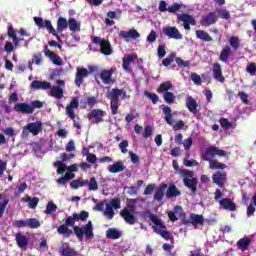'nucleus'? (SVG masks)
I'll return each mask as SVG.
<instances>
[{
	"label": "nucleus",
	"instance_id": "20",
	"mask_svg": "<svg viewBox=\"0 0 256 256\" xmlns=\"http://www.w3.org/2000/svg\"><path fill=\"white\" fill-rule=\"evenodd\" d=\"M14 111H16V113H22L23 115L33 114V108L29 103H17L14 106Z\"/></svg>",
	"mask_w": 256,
	"mask_h": 256
},
{
	"label": "nucleus",
	"instance_id": "48",
	"mask_svg": "<svg viewBox=\"0 0 256 256\" xmlns=\"http://www.w3.org/2000/svg\"><path fill=\"white\" fill-rule=\"evenodd\" d=\"M54 167L57 168L58 175H63V173H65V171H67V165H65V163H63V161L54 162Z\"/></svg>",
	"mask_w": 256,
	"mask_h": 256
},
{
	"label": "nucleus",
	"instance_id": "27",
	"mask_svg": "<svg viewBox=\"0 0 256 256\" xmlns=\"http://www.w3.org/2000/svg\"><path fill=\"white\" fill-rule=\"evenodd\" d=\"M137 59V54H130L127 58H123L122 67L127 73H131V63Z\"/></svg>",
	"mask_w": 256,
	"mask_h": 256
},
{
	"label": "nucleus",
	"instance_id": "61",
	"mask_svg": "<svg viewBox=\"0 0 256 256\" xmlns=\"http://www.w3.org/2000/svg\"><path fill=\"white\" fill-rule=\"evenodd\" d=\"M12 226L13 227H16L17 229H23V227H27V220H15L13 223H12Z\"/></svg>",
	"mask_w": 256,
	"mask_h": 256
},
{
	"label": "nucleus",
	"instance_id": "32",
	"mask_svg": "<svg viewBox=\"0 0 256 256\" xmlns=\"http://www.w3.org/2000/svg\"><path fill=\"white\" fill-rule=\"evenodd\" d=\"M196 37L205 43H211V41H213V37H211L209 33L204 30H196Z\"/></svg>",
	"mask_w": 256,
	"mask_h": 256
},
{
	"label": "nucleus",
	"instance_id": "42",
	"mask_svg": "<svg viewBox=\"0 0 256 256\" xmlns=\"http://www.w3.org/2000/svg\"><path fill=\"white\" fill-rule=\"evenodd\" d=\"M68 27L74 33L77 31H81V24L77 23V20L75 18L68 19Z\"/></svg>",
	"mask_w": 256,
	"mask_h": 256
},
{
	"label": "nucleus",
	"instance_id": "6",
	"mask_svg": "<svg viewBox=\"0 0 256 256\" xmlns=\"http://www.w3.org/2000/svg\"><path fill=\"white\" fill-rule=\"evenodd\" d=\"M34 23L39 29H47V31L51 33V35H53L54 37H59V34H57V30H55L50 20L43 21V18L41 17H34Z\"/></svg>",
	"mask_w": 256,
	"mask_h": 256
},
{
	"label": "nucleus",
	"instance_id": "63",
	"mask_svg": "<svg viewBox=\"0 0 256 256\" xmlns=\"http://www.w3.org/2000/svg\"><path fill=\"white\" fill-rule=\"evenodd\" d=\"M67 181H71V173L65 174V176L60 177L57 180V184L58 185H65V183H67Z\"/></svg>",
	"mask_w": 256,
	"mask_h": 256
},
{
	"label": "nucleus",
	"instance_id": "11",
	"mask_svg": "<svg viewBox=\"0 0 256 256\" xmlns=\"http://www.w3.org/2000/svg\"><path fill=\"white\" fill-rule=\"evenodd\" d=\"M104 117H105V111H103L101 109H93L87 115V118L89 119V121H92L93 123H96L97 125H99V123H103Z\"/></svg>",
	"mask_w": 256,
	"mask_h": 256
},
{
	"label": "nucleus",
	"instance_id": "37",
	"mask_svg": "<svg viewBox=\"0 0 256 256\" xmlns=\"http://www.w3.org/2000/svg\"><path fill=\"white\" fill-rule=\"evenodd\" d=\"M173 89V83L171 81H166L164 83H161L160 86L157 88V93H169Z\"/></svg>",
	"mask_w": 256,
	"mask_h": 256
},
{
	"label": "nucleus",
	"instance_id": "10",
	"mask_svg": "<svg viewBox=\"0 0 256 256\" xmlns=\"http://www.w3.org/2000/svg\"><path fill=\"white\" fill-rule=\"evenodd\" d=\"M205 223V218L203 215L191 213L189 219L183 218L182 224L183 225H203Z\"/></svg>",
	"mask_w": 256,
	"mask_h": 256
},
{
	"label": "nucleus",
	"instance_id": "55",
	"mask_svg": "<svg viewBox=\"0 0 256 256\" xmlns=\"http://www.w3.org/2000/svg\"><path fill=\"white\" fill-rule=\"evenodd\" d=\"M180 9H183V4H179L177 2H174L172 5L168 6L169 13H177V11H180Z\"/></svg>",
	"mask_w": 256,
	"mask_h": 256
},
{
	"label": "nucleus",
	"instance_id": "23",
	"mask_svg": "<svg viewBox=\"0 0 256 256\" xmlns=\"http://www.w3.org/2000/svg\"><path fill=\"white\" fill-rule=\"evenodd\" d=\"M219 205L220 207H222V209H225L226 211H235L237 209V205L230 198H224L220 200Z\"/></svg>",
	"mask_w": 256,
	"mask_h": 256
},
{
	"label": "nucleus",
	"instance_id": "33",
	"mask_svg": "<svg viewBox=\"0 0 256 256\" xmlns=\"http://www.w3.org/2000/svg\"><path fill=\"white\" fill-rule=\"evenodd\" d=\"M165 189H167V184H161L154 193L155 201H163L165 197Z\"/></svg>",
	"mask_w": 256,
	"mask_h": 256
},
{
	"label": "nucleus",
	"instance_id": "56",
	"mask_svg": "<svg viewBox=\"0 0 256 256\" xmlns=\"http://www.w3.org/2000/svg\"><path fill=\"white\" fill-rule=\"evenodd\" d=\"M175 62L177 63L178 67L185 68L191 66V61H185L181 57H176Z\"/></svg>",
	"mask_w": 256,
	"mask_h": 256
},
{
	"label": "nucleus",
	"instance_id": "53",
	"mask_svg": "<svg viewBox=\"0 0 256 256\" xmlns=\"http://www.w3.org/2000/svg\"><path fill=\"white\" fill-rule=\"evenodd\" d=\"M104 215L107 217V219L111 220L113 217H115V211L111 207V205L107 204L104 210Z\"/></svg>",
	"mask_w": 256,
	"mask_h": 256
},
{
	"label": "nucleus",
	"instance_id": "15",
	"mask_svg": "<svg viewBox=\"0 0 256 256\" xmlns=\"http://www.w3.org/2000/svg\"><path fill=\"white\" fill-rule=\"evenodd\" d=\"M183 184L191 191L192 195H197V185H199V180L197 178H183Z\"/></svg>",
	"mask_w": 256,
	"mask_h": 256
},
{
	"label": "nucleus",
	"instance_id": "40",
	"mask_svg": "<svg viewBox=\"0 0 256 256\" xmlns=\"http://www.w3.org/2000/svg\"><path fill=\"white\" fill-rule=\"evenodd\" d=\"M61 256H79L77 250L71 248L70 246H65L60 250Z\"/></svg>",
	"mask_w": 256,
	"mask_h": 256
},
{
	"label": "nucleus",
	"instance_id": "54",
	"mask_svg": "<svg viewBox=\"0 0 256 256\" xmlns=\"http://www.w3.org/2000/svg\"><path fill=\"white\" fill-rule=\"evenodd\" d=\"M9 205V198L3 197V201L0 202V219L3 217L5 213V209H7V206Z\"/></svg>",
	"mask_w": 256,
	"mask_h": 256
},
{
	"label": "nucleus",
	"instance_id": "3",
	"mask_svg": "<svg viewBox=\"0 0 256 256\" xmlns=\"http://www.w3.org/2000/svg\"><path fill=\"white\" fill-rule=\"evenodd\" d=\"M121 95L122 99H125V97H127V92L119 88H113L108 94V99H110V109L112 115H117V113H119V106L121 105L119 103V97H121Z\"/></svg>",
	"mask_w": 256,
	"mask_h": 256
},
{
	"label": "nucleus",
	"instance_id": "21",
	"mask_svg": "<svg viewBox=\"0 0 256 256\" xmlns=\"http://www.w3.org/2000/svg\"><path fill=\"white\" fill-rule=\"evenodd\" d=\"M15 241L19 249H27V246L29 245L28 237L21 232L15 234Z\"/></svg>",
	"mask_w": 256,
	"mask_h": 256
},
{
	"label": "nucleus",
	"instance_id": "52",
	"mask_svg": "<svg viewBox=\"0 0 256 256\" xmlns=\"http://www.w3.org/2000/svg\"><path fill=\"white\" fill-rule=\"evenodd\" d=\"M55 211H57V205L55 204V202H48L45 210L46 215H51V213H55Z\"/></svg>",
	"mask_w": 256,
	"mask_h": 256
},
{
	"label": "nucleus",
	"instance_id": "25",
	"mask_svg": "<svg viewBox=\"0 0 256 256\" xmlns=\"http://www.w3.org/2000/svg\"><path fill=\"white\" fill-rule=\"evenodd\" d=\"M44 55L46 57H49L50 58V61H52V63L54 65H58V66H61L63 65V60H61V57L57 54H55L53 51L49 50V49H46L44 51Z\"/></svg>",
	"mask_w": 256,
	"mask_h": 256
},
{
	"label": "nucleus",
	"instance_id": "24",
	"mask_svg": "<svg viewBox=\"0 0 256 256\" xmlns=\"http://www.w3.org/2000/svg\"><path fill=\"white\" fill-rule=\"evenodd\" d=\"M31 88L46 91L47 89H51V82L34 80L31 83Z\"/></svg>",
	"mask_w": 256,
	"mask_h": 256
},
{
	"label": "nucleus",
	"instance_id": "28",
	"mask_svg": "<svg viewBox=\"0 0 256 256\" xmlns=\"http://www.w3.org/2000/svg\"><path fill=\"white\" fill-rule=\"evenodd\" d=\"M233 55V50H231V46H225L219 55V61H222V63H227L229 61V57Z\"/></svg>",
	"mask_w": 256,
	"mask_h": 256
},
{
	"label": "nucleus",
	"instance_id": "26",
	"mask_svg": "<svg viewBox=\"0 0 256 256\" xmlns=\"http://www.w3.org/2000/svg\"><path fill=\"white\" fill-rule=\"evenodd\" d=\"M186 107L190 111V113H193L194 115L198 113L197 107H199V104L192 96H188L186 98Z\"/></svg>",
	"mask_w": 256,
	"mask_h": 256
},
{
	"label": "nucleus",
	"instance_id": "19",
	"mask_svg": "<svg viewBox=\"0 0 256 256\" xmlns=\"http://www.w3.org/2000/svg\"><path fill=\"white\" fill-rule=\"evenodd\" d=\"M212 181L215 185L219 187H225V183H227V173L226 172H216L212 176Z\"/></svg>",
	"mask_w": 256,
	"mask_h": 256
},
{
	"label": "nucleus",
	"instance_id": "16",
	"mask_svg": "<svg viewBox=\"0 0 256 256\" xmlns=\"http://www.w3.org/2000/svg\"><path fill=\"white\" fill-rule=\"evenodd\" d=\"M154 233L160 235L165 241H169V239H173L171 232L167 231V226L163 223V226H153L152 227Z\"/></svg>",
	"mask_w": 256,
	"mask_h": 256
},
{
	"label": "nucleus",
	"instance_id": "7",
	"mask_svg": "<svg viewBox=\"0 0 256 256\" xmlns=\"http://www.w3.org/2000/svg\"><path fill=\"white\" fill-rule=\"evenodd\" d=\"M41 127V122L28 123L26 126L23 127L22 137H29V133H32V135H39Z\"/></svg>",
	"mask_w": 256,
	"mask_h": 256
},
{
	"label": "nucleus",
	"instance_id": "49",
	"mask_svg": "<svg viewBox=\"0 0 256 256\" xmlns=\"http://www.w3.org/2000/svg\"><path fill=\"white\" fill-rule=\"evenodd\" d=\"M229 45H230V47H232V49H234V51H237V49H239V47H241L239 38L235 37V36H231L229 39Z\"/></svg>",
	"mask_w": 256,
	"mask_h": 256
},
{
	"label": "nucleus",
	"instance_id": "34",
	"mask_svg": "<svg viewBox=\"0 0 256 256\" xmlns=\"http://www.w3.org/2000/svg\"><path fill=\"white\" fill-rule=\"evenodd\" d=\"M125 169V166L122 161H117L113 165L108 167L110 173H121Z\"/></svg>",
	"mask_w": 256,
	"mask_h": 256
},
{
	"label": "nucleus",
	"instance_id": "13",
	"mask_svg": "<svg viewBox=\"0 0 256 256\" xmlns=\"http://www.w3.org/2000/svg\"><path fill=\"white\" fill-rule=\"evenodd\" d=\"M141 34L135 29L132 28L129 31L121 30L119 32V39H125V41H131V39H139Z\"/></svg>",
	"mask_w": 256,
	"mask_h": 256
},
{
	"label": "nucleus",
	"instance_id": "60",
	"mask_svg": "<svg viewBox=\"0 0 256 256\" xmlns=\"http://www.w3.org/2000/svg\"><path fill=\"white\" fill-rule=\"evenodd\" d=\"M181 177H184V179L187 177L188 179H191L192 177H195V172L187 169H183L179 171Z\"/></svg>",
	"mask_w": 256,
	"mask_h": 256
},
{
	"label": "nucleus",
	"instance_id": "1",
	"mask_svg": "<svg viewBox=\"0 0 256 256\" xmlns=\"http://www.w3.org/2000/svg\"><path fill=\"white\" fill-rule=\"evenodd\" d=\"M89 218V212L82 210L80 214L74 213L72 216H69L65 220V224H62L58 227L57 231L59 235H64V237H71L74 233L79 239V241H83V236L85 235L86 239H93V222L89 221L84 228L75 226V221H85V219ZM69 227H73V230L69 229Z\"/></svg>",
	"mask_w": 256,
	"mask_h": 256
},
{
	"label": "nucleus",
	"instance_id": "12",
	"mask_svg": "<svg viewBox=\"0 0 256 256\" xmlns=\"http://www.w3.org/2000/svg\"><path fill=\"white\" fill-rule=\"evenodd\" d=\"M217 19V13L209 12L208 14L202 16L200 25H202V27H211V25H215L217 23Z\"/></svg>",
	"mask_w": 256,
	"mask_h": 256
},
{
	"label": "nucleus",
	"instance_id": "57",
	"mask_svg": "<svg viewBox=\"0 0 256 256\" xmlns=\"http://www.w3.org/2000/svg\"><path fill=\"white\" fill-rule=\"evenodd\" d=\"M146 97H148V99H150L153 103V105H157V103L159 102V96L153 92H145L144 93Z\"/></svg>",
	"mask_w": 256,
	"mask_h": 256
},
{
	"label": "nucleus",
	"instance_id": "17",
	"mask_svg": "<svg viewBox=\"0 0 256 256\" xmlns=\"http://www.w3.org/2000/svg\"><path fill=\"white\" fill-rule=\"evenodd\" d=\"M89 77V70L86 68H77L75 75V85L77 87H81L83 85V80Z\"/></svg>",
	"mask_w": 256,
	"mask_h": 256
},
{
	"label": "nucleus",
	"instance_id": "36",
	"mask_svg": "<svg viewBox=\"0 0 256 256\" xmlns=\"http://www.w3.org/2000/svg\"><path fill=\"white\" fill-rule=\"evenodd\" d=\"M162 111L165 115V121L168 125H173V114H171V107L162 105Z\"/></svg>",
	"mask_w": 256,
	"mask_h": 256
},
{
	"label": "nucleus",
	"instance_id": "4",
	"mask_svg": "<svg viewBox=\"0 0 256 256\" xmlns=\"http://www.w3.org/2000/svg\"><path fill=\"white\" fill-rule=\"evenodd\" d=\"M75 109H79V97L71 99L70 103L66 106V115L73 121L75 129H81V123L75 120Z\"/></svg>",
	"mask_w": 256,
	"mask_h": 256
},
{
	"label": "nucleus",
	"instance_id": "41",
	"mask_svg": "<svg viewBox=\"0 0 256 256\" xmlns=\"http://www.w3.org/2000/svg\"><path fill=\"white\" fill-rule=\"evenodd\" d=\"M145 182L143 180H138L136 182V186H130L128 188V195H137V193H139V189H141V187H143V184Z\"/></svg>",
	"mask_w": 256,
	"mask_h": 256
},
{
	"label": "nucleus",
	"instance_id": "45",
	"mask_svg": "<svg viewBox=\"0 0 256 256\" xmlns=\"http://www.w3.org/2000/svg\"><path fill=\"white\" fill-rule=\"evenodd\" d=\"M163 99H164L165 103H167L168 105H173V103H175V99H177V97L175 96V94H173V92H165L163 94Z\"/></svg>",
	"mask_w": 256,
	"mask_h": 256
},
{
	"label": "nucleus",
	"instance_id": "39",
	"mask_svg": "<svg viewBox=\"0 0 256 256\" xmlns=\"http://www.w3.org/2000/svg\"><path fill=\"white\" fill-rule=\"evenodd\" d=\"M69 27V22L64 17H59L57 20V31L58 33H63Z\"/></svg>",
	"mask_w": 256,
	"mask_h": 256
},
{
	"label": "nucleus",
	"instance_id": "2",
	"mask_svg": "<svg viewBox=\"0 0 256 256\" xmlns=\"http://www.w3.org/2000/svg\"><path fill=\"white\" fill-rule=\"evenodd\" d=\"M215 155H218V157H227V152L225 150L219 149L216 146H210L206 148L204 154L202 155V159L204 161H208L209 169H227V166L225 164L213 159Z\"/></svg>",
	"mask_w": 256,
	"mask_h": 256
},
{
	"label": "nucleus",
	"instance_id": "31",
	"mask_svg": "<svg viewBox=\"0 0 256 256\" xmlns=\"http://www.w3.org/2000/svg\"><path fill=\"white\" fill-rule=\"evenodd\" d=\"M236 245L240 251H247V249H249V245H251V238L249 237L241 238L236 243Z\"/></svg>",
	"mask_w": 256,
	"mask_h": 256
},
{
	"label": "nucleus",
	"instance_id": "5",
	"mask_svg": "<svg viewBox=\"0 0 256 256\" xmlns=\"http://www.w3.org/2000/svg\"><path fill=\"white\" fill-rule=\"evenodd\" d=\"M92 43L100 46V53H102V55L107 57L113 54V47L111 46V42H109V40L101 39L99 36H94L92 38Z\"/></svg>",
	"mask_w": 256,
	"mask_h": 256
},
{
	"label": "nucleus",
	"instance_id": "30",
	"mask_svg": "<svg viewBox=\"0 0 256 256\" xmlns=\"http://www.w3.org/2000/svg\"><path fill=\"white\" fill-rule=\"evenodd\" d=\"M176 213V215H175ZM183 214V207L177 205L174 207V212L169 211L168 212V217L172 223H175V221H178L179 218H177V215H182Z\"/></svg>",
	"mask_w": 256,
	"mask_h": 256
},
{
	"label": "nucleus",
	"instance_id": "64",
	"mask_svg": "<svg viewBox=\"0 0 256 256\" xmlns=\"http://www.w3.org/2000/svg\"><path fill=\"white\" fill-rule=\"evenodd\" d=\"M247 73L250 75H256V64L255 62L250 63L246 68Z\"/></svg>",
	"mask_w": 256,
	"mask_h": 256
},
{
	"label": "nucleus",
	"instance_id": "50",
	"mask_svg": "<svg viewBox=\"0 0 256 256\" xmlns=\"http://www.w3.org/2000/svg\"><path fill=\"white\" fill-rule=\"evenodd\" d=\"M89 191H97L99 189V184H97V180L95 177H91L89 181H87Z\"/></svg>",
	"mask_w": 256,
	"mask_h": 256
},
{
	"label": "nucleus",
	"instance_id": "59",
	"mask_svg": "<svg viewBox=\"0 0 256 256\" xmlns=\"http://www.w3.org/2000/svg\"><path fill=\"white\" fill-rule=\"evenodd\" d=\"M219 123L222 129H231V127H233V123H231L227 118H220Z\"/></svg>",
	"mask_w": 256,
	"mask_h": 256
},
{
	"label": "nucleus",
	"instance_id": "58",
	"mask_svg": "<svg viewBox=\"0 0 256 256\" xmlns=\"http://www.w3.org/2000/svg\"><path fill=\"white\" fill-rule=\"evenodd\" d=\"M149 219L150 221H152V223H154V227H163V221H161V219H159V217H157V215L155 214H150L149 215Z\"/></svg>",
	"mask_w": 256,
	"mask_h": 256
},
{
	"label": "nucleus",
	"instance_id": "38",
	"mask_svg": "<svg viewBox=\"0 0 256 256\" xmlns=\"http://www.w3.org/2000/svg\"><path fill=\"white\" fill-rule=\"evenodd\" d=\"M51 92L50 95L51 97H55V99H63V88L61 86H53L50 88Z\"/></svg>",
	"mask_w": 256,
	"mask_h": 256
},
{
	"label": "nucleus",
	"instance_id": "44",
	"mask_svg": "<svg viewBox=\"0 0 256 256\" xmlns=\"http://www.w3.org/2000/svg\"><path fill=\"white\" fill-rule=\"evenodd\" d=\"M87 180L75 179L70 182L71 189H79V187H86Z\"/></svg>",
	"mask_w": 256,
	"mask_h": 256
},
{
	"label": "nucleus",
	"instance_id": "8",
	"mask_svg": "<svg viewBox=\"0 0 256 256\" xmlns=\"http://www.w3.org/2000/svg\"><path fill=\"white\" fill-rule=\"evenodd\" d=\"M177 21H181L183 23L185 31H191V25H197V20H195L191 14H177Z\"/></svg>",
	"mask_w": 256,
	"mask_h": 256
},
{
	"label": "nucleus",
	"instance_id": "35",
	"mask_svg": "<svg viewBox=\"0 0 256 256\" xmlns=\"http://www.w3.org/2000/svg\"><path fill=\"white\" fill-rule=\"evenodd\" d=\"M123 233H121V231H119L116 228H109L106 231V237L107 239H120V237H122Z\"/></svg>",
	"mask_w": 256,
	"mask_h": 256
},
{
	"label": "nucleus",
	"instance_id": "51",
	"mask_svg": "<svg viewBox=\"0 0 256 256\" xmlns=\"http://www.w3.org/2000/svg\"><path fill=\"white\" fill-rule=\"evenodd\" d=\"M83 155H86V161H88V163H96L97 161V155L89 153V150L87 148H84Z\"/></svg>",
	"mask_w": 256,
	"mask_h": 256
},
{
	"label": "nucleus",
	"instance_id": "18",
	"mask_svg": "<svg viewBox=\"0 0 256 256\" xmlns=\"http://www.w3.org/2000/svg\"><path fill=\"white\" fill-rule=\"evenodd\" d=\"M120 216L124 219L125 223H127L128 225H135L137 223V218L127 208H124L120 211Z\"/></svg>",
	"mask_w": 256,
	"mask_h": 256
},
{
	"label": "nucleus",
	"instance_id": "47",
	"mask_svg": "<svg viewBox=\"0 0 256 256\" xmlns=\"http://www.w3.org/2000/svg\"><path fill=\"white\" fill-rule=\"evenodd\" d=\"M25 201L28 202V207L30 209H37V206L39 205V197L31 198V196H27Z\"/></svg>",
	"mask_w": 256,
	"mask_h": 256
},
{
	"label": "nucleus",
	"instance_id": "62",
	"mask_svg": "<svg viewBox=\"0 0 256 256\" xmlns=\"http://www.w3.org/2000/svg\"><path fill=\"white\" fill-rule=\"evenodd\" d=\"M110 207L113 209H121V198H114L110 201Z\"/></svg>",
	"mask_w": 256,
	"mask_h": 256
},
{
	"label": "nucleus",
	"instance_id": "14",
	"mask_svg": "<svg viewBox=\"0 0 256 256\" xmlns=\"http://www.w3.org/2000/svg\"><path fill=\"white\" fill-rule=\"evenodd\" d=\"M113 73H115V69L113 68L109 70L103 69L100 71V79L104 85H110V83H114Z\"/></svg>",
	"mask_w": 256,
	"mask_h": 256
},
{
	"label": "nucleus",
	"instance_id": "9",
	"mask_svg": "<svg viewBox=\"0 0 256 256\" xmlns=\"http://www.w3.org/2000/svg\"><path fill=\"white\" fill-rule=\"evenodd\" d=\"M162 33H164L168 39H175L176 41L183 39V34H181L179 29L175 26L164 27Z\"/></svg>",
	"mask_w": 256,
	"mask_h": 256
},
{
	"label": "nucleus",
	"instance_id": "29",
	"mask_svg": "<svg viewBox=\"0 0 256 256\" xmlns=\"http://www.w3.org/2000/svg\"><path fill=\"white\" fill-rule=\"evenodd\" d=\"M179 195H181V191L177 189V186H175V184H170L166 191L167 199H173V197H179Z\"/></svg>",
	"mask_w": 256,
	"mask_h": 256
},
{
	"label": "nucleus",
	"instance_id": "22",
	"mask_svg": "<svg viewBox=\"0 0 256 256\" xmlns=\"http://www.w3.org/2000/svg\"><path fill=\"white\" fill-rule=\"evenodd\" d=\"M213 77L219 83H225V77L223 76V69L221 68V64L215 63L212 67Z\"/></svg>",
	"mask_w": 256,
	"mask_h": 256
},
{
	"label": "nucleus",
	"instance_id": "43",
	"mask_svg": "<svg viewBox=\"0 0 256 256\" xmlns=\"http://www.w3.org/2000/svg\"><path fill=\"white\" fill-rule=\"evenodd\" d=\"M26 223L29 229H39L41 227V222L37 218H28Z\"/></svg>",
	"mask_w": 256,
	"mask_h": 256
},
{
	"label": "nucleus",
	"instance_id": "46",
	"mask_svg": "<svg viewBox=\"0 0 256 256\" xmlns=\"http://www.w3.org/2000/svg\"><path fill=\"white\" fill-rule=\"evenodd\" d=\"M176 57H177V53L175 52L170 53L167 58L162 60L163 67H169V65H171L175 61Z\"/></svg>",
	"mask_w": 256,
	"mask_h": 256
}]
</instances>
